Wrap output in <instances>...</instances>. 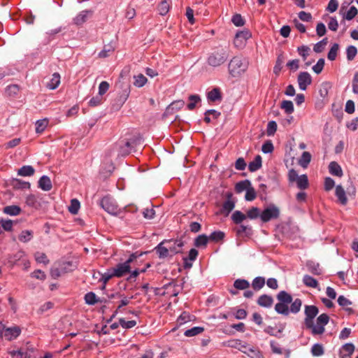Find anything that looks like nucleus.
<instances>
[{
    "label": "nucleus",
    "instance_id": "obj_19",
    "mask_svg": "<svg viewBox=\"0 0 358 358\" xmlns=\"http://www.w3.org/2000/svg\"><path fill=\"white\" fill-rule=\"evenodd\" d=\"M306 267L308 271L313 275H320L322 274V269L320 268L319 263L308 261L306 262Z\"/></svg>",
    "mask_w": 358,
    "mask_h": 358
},
{
    "label": "nucleus",
    "instance_id": "obj_62",
    "mask_svg": "<svg viewBox=\"0 0 358 358\" xmlns=\"http://www.w3.org/2000/svg\"><path fill=\"white\" fill-rule=\"evenodd\" d=\"M0 224L1 227L6 231H10L13 229V221L10 220L0 219Z\"/></svg>",
    "mask_w": 358,
    "mask_h": 358
},
{
    "label": "nucleus",
    "instance_id": "obj_18",
    "mask_svg": "<svg viewBox=\"0 0 358 358\" xmlns=\"http://www.w3.org/2000/svg\"><path fill=\"white\" fill-rule=\"evenodd\" d=\"M207 99L210 102L221 101L222 99V92L220 89L215 87L208 92Z\"/></svg>",
    "mask_w": 358,
    "mask_h": 358
},
{
    "label": "nucleus",
    "instance_id": "obj_23",
    "mask_svg": "<svg viewBox=\"0 0 358 358\" xmlns=\"http://www.w3.org/2000/svg\"><path fill=\"white\" fill-rule=\"evenodd\" d=\"M122 91L120 94L118 96V102H120L122 105L127 100L130 92H131V86L129 84L125 85H122Z\"/></svg>",
    "mask_w": 358,
    "mask_h": 358
},
{
    "label": "nucleus",
    "instance_id": "obj_53",
    "mask_svg": "<svg viewBox=\"0 0 358 358\" xmlns=\"http://www.w3.org/2000/svg\"><path fill=\"white\" fill-rule=\"evenodd\" d=\"M324 348L321 344H314L311 348V353L313 356L319 357L324 354Z\"/></svg>",
    "mask_w": 358,
    "mask_h": 358
},
{
    "label": "nucleus",
    "instance_id": "obj_20",
    "mask_svg": "<svg viewBox=\"0 0 358 358\" xmlns=\"http://www.w3.org/2000/svg\"><path fill=\"white\" fill-rule=\"evenodd\" d=\"M273 299L272 296L267 294L261 295L257 299V304L262 307L270 308L272 306Z\"/></svg>",
    "mask_w": 358,
    "mask_h": 358
},
{
    "label": "nucleus",
    "instance_id": "obj_52",
    "mask_svg": "<svg viewBox=\"0 0 358 358\" xmlns=\"http://www.w3.org/2000/svg\"><path fill=\"white\" fill-rule=\"evenodd\" d=\"M357 54V48L354 45H350L346 49L347 59L349 61H352L355 59Z\"/></svg>",
    "mask_w": 358,
    "mask_h": 358
},
{
    "label": "nucleus",
    "instance_id": "obj_51",
    "mask_svg": "<svg viewBox=\"0 0 358 358\" xmlns=\"http://www.w3.org/2000/svg\"><path fill=\"white\" fill-rule=\"evenodd\" d=\"M185 105V102L182 100L175 101L172 102L167 108V111L176 110L178 111L181 109Z\"/></svg>",
    "mask_w": 358,
    "mask_h": 358
},
{
    "label": "nucleus",
    "instance_id": "obj_13",
    "mask_svg": "<svg viewBox=\"0 0 358 358\" xmlns=\"http://www.w3.org/2000/svg\"><path fill=\"white\" fill-rule=\"evenodd\" d=\"M335 195L337 197V201L342 206H345L348 203V198L346 192L341 185L336 186Z\"/></svg>",
    "mask_w": 358,
    "mask_h": 358
},
{
    "label": "nucleus",
    "instance_id": "obj_16",
    "mask_svg": "<svg viewBox=\"0 0 358 358\" xmlns=\"http://www.w3.org/2000/svg\"><path fill=\"white\" fill-rule=\"evenodd\" d=\"M235 230L236 234L242 237H250L252 234V229L250 225L240 224Z\"/></svg>",
    "mask_w": 358,
    "mask_h": 358
},
{
    "label": "nucleus",
    "instance_id": "obj_64",
    "mask_svg": "<svg viewBox=\"0 0 358 358\" xmlns=\"http://www.w3.org/2000/svg\"><path fill=\"white\" fill-rule=\"evenodd\" d=\"M231 22L236 27L243 26L245 20L240 14H235L231 19Z\"/></svg>",
    "mask_w": 358,
    "mask_h": 358
},
{
    "label": "nucleus",
    "instance_id": "obj_36",
    "mask_svg": "<svg viewBox=\"0 0 358 358\" xmlns=\"http://www.w3.org/2000/svg\"><path fill=\"white\" fill-rule=\"evenodd\" d=\"M251 182L248 180H245L237 182L235 185V191L236 193H241L244 190H247L250 186Z\"/></svg>",
    "mask_w": 358,
    "mask_h": 358
},
{
    "label": "nucleus",
    "instance_id": "obj_59",
    "mask_svg": "<svg viewBox=\"0 0 358 358\" xmlns=\"http://www.w3.org/2000/svg\"><path fill=\"white\" fill-rule=\"evenodd\" d=\"M10 355L13 358H28V353L22 349L19 350H13L10 352Z\"/></svg>",
    "mask_w": 358,
    "mask_h": 358
},
{
    "label": "nucleus",
    "instance_id": "obj_27",
    "mask_svg": "<svg viewBox=\"0 0 358 358\" xmlns=\"http://www.w3.org/2000/svg\"><path fill=\"white\" fill-rule=\"evenodd\" d=\"M262 157L257 155L254 160L249 163L248 169L251 172H255L262 167Z\"/></svg>",
    "mask_w": 358,
    "mask_h": 358
},
{
    "label": "nucleus",
    "instance_id": "obj_2",
    "mask_svg": "<svg viewBox=\"0 0 358 358\" xmlns=\"http://www.w3.org/2000/svg\"><path fill=\"white\" fill-rule=\"evenodd\" d=\"M229 56L227 49L224 48H216L209 54L207 63L212 67H218L227 61Z\"/></svg>",
    "mask_w": 358,
    "mask_h": 358
},
{
    "label": "nucleus",
    "instance_id": "obj_50",
    "mask_svg": "<svg viewBox=\"0 0 358 358\" xmlns=\"http://www.w3.org/2000/svg\"><path fill=\"white\" fill-rule=\"evenodd\" d=\"M158 10L160 15H165L169 10V3L167 1L163 0L158 5Z\"/></svg>",
    "mask_w": 358,
    "mask_h": 358
},
{
    "label": "nucleus",
    "instance_id": "obj_24",
    "mask_svg": "<svg viewBox=\"0 0 358 358\" xmlns=\"http://www.w3.org/2000/svg\"><path fill=\"white\" fill-rule=\"evenodd\" d=\"M22 209L16 205L6 206L3 208V213L11 216H15L20 214Z\"/></svg>",
    "mask_w": 358,
    "mask_h": 358
},
{
    "label": "nucleus",
    "instance_id": "obj_21",
    "mask_svg": "<svg viewBox=\"0 0 358 358\" xmlns=\"http://www.w3.org/2000/svg\"><path fill=\"white\" fill-rule=\"evenodd\" d=\"M134 143H135L134 142L130 143L129 141L124 142L123 145L120 143L119 144L120 154L122 156H126V155H129L134 150Z\"/></svg>",
    "mask_w": 358,
    "mask_h": 358
},
{
    "label": "nucleus",
    "instance_id": "obj_17",
    "mask_svg": "<svg viewBox=\"0 0 358 358\" xmlns=\"http://www.w3.org/2000/svg\"><path fill=\"white\" fill-rule=\"evenodd\" d=\"M337 301L339 306L344 308V310L348 313V315H352L355 313V310L352 308L348 307L352 303L348 299L341 295L338 296Z\"/></svg>",
    "mask_w": 358,
    "mask_h": 358
},
{
    "label": "nucleus",
    "instance_id": "obj_63",
    "mask_svg": "<svg viewBox=\"0 0 358 358\" xmlns=\"http://www.w3.org/2000/svg\"><path fill=\"white\" fill-rule=\"evenodd\" d=\"M324 66V59L323 58L320 59L317 64L313 66V71L319 74L322 72Z\"/></svg>",
    "mask_w": 358,
    "mask_h": 358
},
{
    "label": "nucleus",
    "instance_id": "obj_12",
    "mask_svg": "<svg viewBox=\"0 0 358 358\" xmlns=\"http://www.w3.org/2000/svg\"><path fill=\"white\" fill-rule=\"evenodd\" d=\"M299 87L302 90H306L308 85L311 84L312 78L308 72H301L298 76Z\"/></svg>",
    "mask_w": 358,
    "mask_h": 358
},
{
    "label": "nucleus",
    "instance_id": "obj_4",
    "mask_svg": "<svg viewBox=\"0 0 358 358\" xmlns=\"http://www.w3.org/2000/svg\"><path fill=\"white\" fill-rule=\"evenodd\" d=\"M248 69V64L241 57H234L228 64L229 73L232 77H239Z\"/></svg>",
    "mask_w": 358,
    "mask_h": 358
},
{
    "label": "nucleus",
    "instance_id": "obj_55",
    "mask_svg": "<svg viewBox=\"0 0 358 358\" xmlns=\"http://www.w3.org/2000/svg\"><path fill=\"white\" fill-rule=\"evenodd\" d=\"M310 51V48L307 45H301L298 47L297 52L299 55H301L303 57V60H306L307 57L309 55V52Z\"/></svg>",
    "mask_w": 358,
    "mask_h": 358
},
{
    "label": "nucleus",
    "instance_id": "obj_25",
    "mask_svg": "<svg viewBox=\"0 0 358 358\" xmlns=\"http://www.w3.org/2000/svg\"><path fill=\"white\" fill-rule=\"evenodd\" d=\"M329 173L335 176L341 177L343 171L341 166L336 162H331L329 165Z\"/></svg>",
    "mask_w": 358,
    "mask_h": 358
},
{
    "label": "nucleus",
    "instance_id": "obj_47",
    "mask_svg": "<svg viewBox=\"0 0 358 358\" xmlns=\"http://www.w3.org/2000/svg\"><path fill=\"white\" fill-rule=\"evenodd\" d=\"M328 43V38H324L322 41L315 44L313 47V50L317 52L320 53L322 52L324 50V47Z\"/></svg>",
    "mask_w": 358,
    "mask_h": 358
},
{
    "label": "nucleus",
    "instance_id": "obj_45",
    "mask_svg": "<svg viewBox=\"0 0 358 358\" xmlns=\"http://www.w3.org/2000/svg\"><path fill=\"white\" fill-rule=\"evenodd\" d=\"M339 49V45L338 43H334L331 49L329 50L327 54V58L330 61H334L336 58L337 53Z\"/></svg>",
    "mask_w": 358,
    "mask_h": 358
},
{
    "label": "nucleus",
    "instance_id": "obj_33",
    "mask_svg": "<svg viewBox=\"0 0 358 358\" xmlns=\"http://www.w3.org/2000/svg\"><path fill=\"white\" fill-rule=\"evenodd\" d=\"M295 182H296L297 187L300 189H306L308 187V176L305 174L300 176Z\"/></svg>",
    "mask_w": 358,
    "mask_h": 358
},
{
    "label": "nucleus",
    "instance_id": "obj_49",
    "mask_svg": "<svg viewBox=\"0 0 358 358\" xmlns=\"http://www.w3.org/2000/svg\"><path fill=\"white\" fill-rule=\"evenodd\" d=\"M80 202L78 199H73L71 201V204L69 207V211L73 215H76L80 208Z\"/></svg>",
    "mask_w": 358,
    "mask_h": 358
},
{
    "label": "nucleus",
    "instance_id": "obj_38",
    "mask_svg": "<svg viewBox=\"0 0 358 358\" xmlns=\"http://www.w3.org/2000/svg\"><path fill=\"white\" fill-rule=\"evenodd\" d=\"M234 287L236 289L244 290L250 287V282L245 279H237L234 282Z\"/></svg>",
    "mask_w": 358,
    "mask_h": 358
},
{
    "label": "nucleus",
    "instance_id": "obj_39",
    "mask_svg": "<svg viewBox=\"0 0 358 358\" xmlns=\"http://www.w3.org/2000/svg\"><path fill=\"white\" fill-rule=\"evenodd\" d=\"M265 285V278L264 277H256L252 282V287L254 290L261 289Z\"/></svg>",
    "mask_w": 358,
    "mask_h": 358
},
{
    "label": "nucleus",
    "instance_id": "obj_9",
    "mask_svg": "<svg viewBox=\"0 0 358 358\" xmlns=\"http://www.w3.org/2000/svg\"><path fill=\"white\" fill-rule=\"evenodd\" d=\"M251 32L247 29L238 31L234 40L235 47L238 48H243L246 41L251 38Z\"/></svg>",
    "mask_w": 358,
    "mask_h": 358
},
{
    "label": "nucleus",
    "instance_id": "obj_15",
    "mask_svg": "<svg viewBox=\"0 0 358 358\" xmlns=\"http://www.w3.org/2000/svg\"><path fill=\"white\" fill-rule=\"evenodd\" d=\"M166 243L168 244L169 250L174 254L180 252L178 248L183 246V242L181 240H166Z\"/></svg>",
    "mask_w": 358,
    "mask_h": 358
},
{
    "label": "nucleus",
    "instance_id": "obj_48",
    "mask_svg": "<svg viewBox=\"0 0 358 358\" xmlns=\"http://www.w3.org/2000/svg\"><path fill=\"white\" fill-rule=\"evenodd\" d=\"M311 160V155L308 152H303L299 160V164L303 167H306Z\"/></svg>",
    "mask_w": 358,
    "mask_h": 358
},
{
    "label": "nucleus",
    "instance_id": "obj_6",
    "mask_svg": "<svg viewBox=\"0 0 358 358\" xmlns=\"http://www.w3.org/2000/svg\"><path fill=\"white\" fill-rule=\"evenodd\" d=\"M329 321V317L326 313L321 314L317 318V324L314 325V322L313 323V327H310L309 329L311 330V332L313 335H320L322 334L324 331V326L328 324Z\"/></svg>",
    "mask_w": 358,
    "mask_h": 358
},
{
    "label": "nucleus",
    "instance_id": "obj_43",
    "mask_svg": "<svg viewBox=\"0 0 358 358\" xmlns=\"http://www.w3.org/2000/svg\"><path fill=\"white\" fill-rule=\"evenodd\" d=\"M189 103L187 104V108L189 110L195 108L196 104L201 101V98L197 94H192L189 96Z\"/></svg>",
    "mask_w": 358,
    "mask_h": 358
},
{
    "label": "nucleus",
    "instance_id": "obj_57",
    "mask_svg": "<svg viewBox=\"0 0 358 358\" xmlns=\"http://www.w3.org/2000/svg\"><path fill=\"white\" fill-rule=\"evenodd\" d=\"M358 13L357 8L354 6H351L348 11L345 14L344 18L347 20H352Z\"/></svg>",
    "mask_w": 358,
    "mask_h": 358
},
{
    "label": "nucleus",
    "instance_id": "obj_26",
    "mask_svg": "<svg viewBox=\"0 0 358 358\" xmlns=\"http://www.w3.org/2000/svg\"><path fill=\"white\" fill-rule=\"evenodd\" d=\"M208 241V237L206 234H201L194 239V245L196 248H206Z\"/></svg>",
    "mask_w": 358,
    "mask_h": 358
},
{
    "label": "nucleus",
    "instance_id": "obj_10",
    "mask_svg": "<svg viewBox=\"0 0 358 358\" xmlns=\"http://www.w3.org/2000/svg\"><path fill=\"white\" fill-rule=\"evenodd\" d=\"M101 206L110 214H116L118 208L114 199L110 196L102 198L100 202Z\"/></svg>",
    "mask_w": 358,
    "mask_h": 358
},
{
    "label": "nucleus",
    "instance_id": "obj_34",
    "mask_svg": "<svg viewBox=\"0 0 358 358\" xmlns=\"http://www.w3.org/2000/svg\"><path fill=\"white\" fill-rule=\"evenodd\" d=\"M225 237V234L223 231H215L210 234V235L208 236L209 241H211L213 242H220L222 241Z\"/></svg>",
    "mask_w": 358,
    "mask_h": 358
},
{
    "label": "nucleus",
    "instance_id": "obj_28",
    "mask_svg": "<svg viewBox=\"0 0 358 358\" xmlns=\"http://www.w3.org/2000/svg\"><path fill=\"white\" fill-rule=\"evenodd\" d=\"M11 185L13 188L16 189H29L31 186L29 182H25L20 179H13Z\"/></svg>",
    "mask_w": 358,
    "mask_h": 358
},
{
    "label": "nucleus",
    "instance_id": "obj_46",
    "mask_svg": "<svg viewBox=\"0 0 358 358\" xmlns=\"http://www.w3.org/2000/svg\"><path fill=\"white\" fill-rule=\"evenodd\" d=\"M85 301L88 305H94L98 302V299L94 292H90L85 295Z\"/></svg>",
    "mask_w": 358,
    "mask_h": 358
},
{
    "label": "nucleus",
    "instance_id": "obj_11",
    "mask_svg": "<svg viewBox=\"0 0 358 358\" xmlns=\"http://www.w3.org/2000/svg\"><path fill=\"white\" fill-rule=\"evenodd\" d=\"M21 330L18 327L3 328L2 331V337L7 341H12L16 338L20 334Z\"/></svg>",
    "mask_w": 358,
    "mask_h": 358
},
{
    "label": "nucleus",
    "instance_id": "obj_35",
    "mask_svg": "<svg viewBox=\"0 0 358 358\" xmlns=\"http://www.w3.org/2000/svg\"><path fill=\"white\" fill-rule=\"evenodd\" d=\"M246 217V215L239 210L234 211L231 215V220L236 224H241Z\"/></svg>",
    "mask_w": 358,
    "mask_h": 358
},
{
    "label": "nucleus",
    "instance_id": "obj_7",
    "mask_svg": "<svg viewBox=\"0 0 358 358\" xmlns=\"http://www.w3.org/2000/svg\"><path fill=\"white\" fill-rule=\"evenodd\" d=\"M319 313V309L314 305H306L305 306L304 313L306 317L304 319V324L307 329L313 327V323L315 317Z\"/></svg>",
    "mask_w": 358,
    "mask_h": 358
},
{
    "label": "nucleus",
    "instance_id": "obj_56",
    "mask_svg": "<svg viewBox=\"0 0 358 358\" xmlns=\"http://www.w3.org/2000/svg\"><path fill=\"white\" fill-rule=\"evenodd\" d=\"M284 62V57H283V55L282 54H280V55L278 56V58H277V60H276V62H275V65L273 68V72L275 73V74H278L279 72L281 71L282 69V64Z\"/></svg>",
    "mask_w": 358,
    "mask_h": 358
},
{
    "label": "nucleus",
    "instance_id": "obj_32",
    "mask_svg": "<svg viewBox=\"0 0 358 358\" xmlns=\"http://www.w3.org/2000/svg\"><path fill=\"white\" fill-rule=\"evenodd\" d=\"M35 170L31 166H23L21 167L18 171V175L21 176H31L34 174Z\"/></svg>",
    "mask_w": 358,
    "mask_h": 358
},
{
    "label": "nucleus",
    "instance_id": "obj_42",
    "mask_svg": "<svg viewBox=\"0 0 358 358\" xmlns=\"http://www.w3.org/2000/svg\"><path fill=\"white\" fill-rule=\"evenodd\" d=\"M204 328L201 327H194L185 331L184 335L187 337H192L201 334Z\"/></svg>",
    "mask_w": 358,
    "mask_h": 358
},
{
    "label": "nucleus",
    "instance_id": "obj_54",
    "mask_svg": "<svg viewBox=\"0 0 358 358\" xmlns=\"http://www.w3.org/2000/svg\"><path fill=\"white\" fill-rule=\"evenodd\" d=\"M257 196V193L254 187H252L251 185L246 190V193L245 195V199L246 201H253L255 199Z\"/></svg>",
    "mask_w": 358,
    "mask_h": 358
},
{
    "label": "nucleus",
    "instance_id": "obj_8",
    "mask_svg": "<svg viewBox=\"0 0 358 358\" xmlns=\"http://www.w3.org/2000/svg\"><path fill=\"white\" fill-rule=\"evenodd\" d=\"M280 215V210L274 205L265 208L260 214V218L263 222H267L273 219L278 218Z\"/></svg>",
    "mask_w": 358,
    "mask_h": 358
},
{
    "label": "nucleus",
    "instance_id": "obj_58",
    "mask_svg": "<svg viewBox=\"0 0 358 358\" xmlns=\"http://www.w3.org/2000/svg\"><path fill=\"white\" fill-rule=\"evenodd\" d=\"M246 217L250 219H256L260 217L259 209L257 207H252L247 211Z\"/></svg>",
    "mask_w": 358,
    "mask_h": 358
},
{
    "label": "nucleus",
    "instance_id": "obj_5",
    "mask_svg": "<svg viewBox=\"0 0 358 358\" xmlns=\"http://www.w3.org/2000/svg\"><path fill=\"white\" fill-rule=\"evenodd\" d=\"M234 343L231 345V347H236L238 345H240V350L248 355L251 358H264L262 352L256 347H250L248 345H241L240 340H236L232 341Z\"/></svg>",
    "mask_w": 358,
    "mask_h": 358
},
{
    "label": "nucleus",
    "instance_id": "obj_29",
    "mask_svg": "<svg viewBox=\"0 0 358 358\" xmlns=\"http://www.w3.org/2000/svg\"><path fill=\"white\" fill-rule=\"evenodd\" d=\"M134 85L136 87H143L148 82L147 78L142 73L134 76Z\"/></svg>",
    "mask_w": 358,
    "mask_h": 358
},
{
    "label": "nucleus",
    "instance_id": "obj_41",
    "mask_svg": "<svg viewBox=\"0 0 358 358\" xmlns=\"http://www.w3.org/2000/svg\"><path fill=\"white\" fill-rule=\"evenodd\" d=\"M48 120L45 118L37 120L36 122V132L38 134L43 133L48 125Z\"/></svg>",
    "mask_w": 358,
    "mask_h": 358
},
{
    "label": "nucleus",
    "instance_id": "obj_14",
    "mask_svg": "<svg viewBox=\"0 0 358 358\" xmlns=\"http://www.w3.org/2000/svg\"><path fill=\"white\" fill-rule=\"evenodd\" d=\"M232 196L231 193L227 194V200L225 201L222 205V208L221 209V213L222 214H225V215H228L229 213L234 208L235 203L234 201L231 200Z\"/></svg>",
    "mask_w": 358,
    "mask_h": 358
},
{
    "label": "nucleus",
    "instance_id": "obj_40",
    "mask_svg": "<svg viewBox=\"0 0 358 358\" xmlns=\"http://www.w3.org/2000/svg\"><path fill=\"white\" fill-rule=\"evenodd\" d=\"M33 238V231L31 230H23L18 236L20 242L27 243Z\"/></svg>",
    "mask_w": 358,
    "mask_h": 358
},
{
    "label": "nucleus",
    "instance_id": "obj_61",
    "mask_svg": "<svg viewBox=\"0 0 358 358\" xmlns=\"http://www.w3.org/2000/svg\"><path fill=\"white\" fill-rule=\"evenodd\" d=\"M119 323L124 329H131L136 324V322L135 320L126 321L124 318H120L119 320Z\"/></svg>",
    "mask_w": 358,
    "mask_h": 358
},
{
    "label": "nucleus",
    "instance_id": "obj_3",
    "mask_svg": "<svg viewBox=\"0 0 358 358\" xmlns=\"http://www.w3.org/2000/svg\"><path fill=\"white\" fill-rule=\"evenodd\" d=\"M143 253H139L138 252H136L132 253L128 258V259L124 263H120L116 265L112 269L113 273V275L117 278H121L126 275L127 273H130L131 271V266L130 264L133 263L138 257H141Z\"/></svg>",
    "mask_w": 358,
    "mask_h": 358
},
{
    "label": "nucleus",
    "instance_id": "obj_37",
    "mask_svg": "<svg viewBox=\"0 0 358 358\" xmlns=\"http://www.w3.org/2000/svg\"><path fill=\"white\" fill-rule=\"evenodd\" d=\"M303 282L308 287L316 288L318 286L317 280L308 275L303 276Z\"/></svg>",
    "mask_w": 358,
    "mask_h": 358
},
{
    "label": "nucleus",
    "instance_id": "obj_60",
    "mask_svg": "<svg viewBox=\"0 0 358 358\" xmlns=\"http://www.w3.org/2000/svg\"><path fill=\"white\" fill-rule=\"evenodd\" d=\"M277 123L275 121H270L267 124L266 134L268 136H273L277 130Z\"/></svg>",
    "mask_w": 358,
    "mask_h": 358
},
{
    "label": "nucleus",
    "instance_id": "obj_31",
    "mask_svg": "<svg viewBox=\"0 0 358 358\" xmlns=\"http://www.w3.org/2000/svg\"><path fill=\"white\" fill-rule=\"evenodd\" d=\"M164 243H166V240L160 243L155 248L159 258H165L169 256V248L162 246Z\"/></svg>",
    "mask_w": 358,
    "mask_h": 358
},
{
    "label": "nucleus",
    "instance_id": "obj_44",
    "mask_svg": "<svg viewBox=\"0 0 358 358\" xmlns=\"http://www.w3.org/2000/svg\"><path fill=\"white\" fill-rule=\"evenodd\" d=\"M281 108L285 110L287 114H291L294 112V105L292 101L284 100L281 103Z\"/></svg>",
    "mask_w": 358,
    "mask_h": 358
},
{
    "label": "nucleus",
    "instance_id": "obj_22",
    "mask_svg": "<svg viewBox=\"0 0 358 358\" xmlns=\"http://www.w3.org/2000/svg\"><path fill=\"white\" fill-rule=\"evenodd\" d=\"M38 187L43 191H50L52 187L50 178L47 176H43L38 180Z\"/></svg>",
    "mask_w": 358,
    "mask_h": 358
},
{
    "label": "nucleus",
    "instance_id": "obj_1",
    "mask_svg": "<svg viewBox=\"0 0 358 358\" xmlns=\"http://www.w3.org/2000/svg\"><path fill=\"white\" fill-rule=\"evenodd\" d=\"M276 298L279 302L275 304V310L278 313L287 316L289 313L296 314L300 311L301 299L296 298L293 301L292 295L284 290L279 292Z\"/></svg>",
    "mask_w": 358,
    "mask_h": 358
},
{
    "label": "nucleus",
    "instance_id": "obj_30",
    "mask_svg": "<svg viewBox=\"0 0 358 358\" xmlns=\"http://www.w3.org/2000/svg\"><path fill=\"white\" fill-rule=\"evenodd\" d=\"M60 84V75L58 73L52 74V78L48 83L47 87L50 90L56 89Z\"/></svg>",
    "mask_w": 358,
    "mask_h": 358
}]
</instances>
